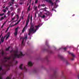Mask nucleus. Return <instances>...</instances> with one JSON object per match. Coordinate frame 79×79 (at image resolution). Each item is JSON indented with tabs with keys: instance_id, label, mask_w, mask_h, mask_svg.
Here are the masks:
<instances>
[{
	"instance_id": "obj_1",
	"label": "nucleus",
	"mask_w": 79,
	"mask_h": 79,
	"mask_svg": "<svg viewBox=\"0 0 79 79\" xmlns=\"http://www.w3.org/2000/svg\"><path fill=\"white\" fill-rule=\"evenodd\" d=\"M34 24H31V26L30 27V29H29L28 31V35H30L31 33H35V32H36L37 30H38V29L39 28V26H40V25H38L37 26L36 25L35 26V29H34Z\"/></svg>"
},
{
	"instance_id": "obj_2",
	"label": "nucleus",
	"mask_w": 79,
	"mask_h": 79,
	"mask_svg": "<svg viewBox=\"0 0 79 79\" xmlns=\"http://www.w3.org/2000/svg\"><path fill=\"white\" fill-rule=\"evenodd\" d=\"M13 53H14L13 54L14 57L13 58V59L14 60L16 58H19L20 56H23L25 55L23 54L22 52L21 51L20 52V54H18V50L14 51H13Z\"/></svg>"
},
{
	"instance_id": "obj_3",
	"label": "nucleus",
	"mask_w": 79,
	"mask_h": 79,
	"mask_svg": "<svg viewBox=\"0 0 79 79\" xmlns=\"http://www.w3.org/2000/svg\"><path fill=\"white\" fill-rule=\"evenodd\" d=\"M58 57L60 58V60H62V61H63V62L66 61V64L67 65H68V64H69V63H68L67 61V60H66L64 58V57H63V56H61V55L60 54H59L58 55Z\"/></svg>"
},
{
	"instance_id": "obj_4",
	"label": "nucleus",
	"mask_w": 79,
	"mask_h": 79,
	"mask_svg": "<svg viewBox=\"0 0 79 79\" xmlns=\"http://www.w3.org/2000/svg\"><path fill=\"white\" fill-rule=\"evenodd\" d=\"M57 77H58V75H57L56 71H54L53 75L51 76V79H56Z\"/></svg>"
},
{
	"instance_id": "obj_5",
	"label": "nucleus",
	"mask_w": 79,
	"mask_h": 79,
	"mask_svg": "<svg viewBox=\"0 0 79 79\" xmlns=\"http://www.w3.org/2000/svg\"><path fill=\"white\" fill-rule=\"evenodd\" d=\"M58 1V0H56V2H54V6L53 7V8L52 9V11H55V12H56V10H55V9L56 8H57V6H56V2H57Z\"/></svg>"
},
{
	"instance_id": "obj_6",
	"label": "nucleus",
	"mask_w": 79,
	"mask_h": 79,
	"mask_svg": "<svg viewBox=\"0 0 79 79\" xmlns=\"http://www.w3.org/2000/svg\"><path fill=\"white\" fill-rule=\"evenodd\" d=\"M23 64H21L19 67V68L20 69H24L25 70V72H27V69L26 68V67L24 66L23 68H22V66H23Z\"/></svg>"
},
{
	"instance_id": "obj_7",
	"label": "nucleus",
	"mask_w": 79,
	"mask_h": 79,
	"mask_svg": "<svg viewBox=\"0 0 79 79\" xmlns=\"http://www.w3.org/2000/svg\"><path fill=\"white\" fill-rule=\"evenodd\" d=\"M24 39H25V40H27V36H25L24 38L23 39V40L22 42V44H21V46H24Z\"/></svg>"
},
{
	"instance_id": "obj_8",
	"label": "nucleus",
	"mask_w": 79,
	"mask_h": 79,
	"mask_svg": "<svg viewBox=\"0 0 79 79\" xmlns=\"http://www.w3.org/2000/svg\"><path fill=\"white\" fill-rule=\"evenodd\" d=\"M18 27H17L15 29V32L14 35L15 36H16L18 35Z\"/></svg>"
},
{
	"instance_id": "obj_9",
	"label": "nucleus",
	"mask_w": 79,
	"mask_h": 79,
	"mask_svg": "<svg viewBox=\"0 0 79 79\" xmlns=\"http://www.w3.org/2000/svg\"><path fill=\"white\" fill-rule=\"evenodd\" d=\"M4 66L7 68V71H8V70H10V65H9V64H4Z\"/></svg>"
},
{
	"instance_id": "obj_10",
	"label": "nucleus",
	"mask_w": 79,
	"mask_h": 79,
	"mask_svg": "<svg viewBox=\"0 0 79 79\" xmlns=\"http://www.w3.org/2000/svg\"><path fill=\"white\" fill-rule=\"evenodd\" d=\"M27 25H28V23H26V25L22 30V32H24L25 31V29H27Z\"/></svg>"
},
{
	"instance_id": "obj_11",
	"label": "nucleus",
	"mask_w": 79,
	"mask_h": 79,
	"mask_svg": "<svg viewBox=\"0 0 79 79\" xmlns=\"http://www.w3.org/2000/svg\"><path fill=\"white\" fill-rule=\"evenodd\" d=\"M10 32H9L7 33V35H6L5 36H4V38L6 37L7 35L6 38V40H7V39H8V38L9 37V36H10Z\"/></svg>"
},
{
	"instance_id": "obj_12",
	"label": "nucleus",
	"mask_w": 79,
	"mask_h": 79,
	"mask_svg": "<svg viewBox=\"0 0 79 79\" xmlns=\"http://www.w3.org/2000/svg\"><path fill=\"white\" fill-rule=\"evenodd\" d=\"M19 77H20V78L22 79H23L24 78V74L23 73H21L19 74Z\"/></svg>"
},
{
	"instance_id": "obj_13",
	"label": "nucleus",
	"mask_w": 79,
	"mask_h": 79,
	"mask_svg": "<svg viewBox=\"0 0 79 79\" xmlns=\"http://www.w3.org/2000/svg\"><path fill=\"white\" fill-rule=\"evenodd\" d=\"M28 65L29 66H32L33 65V64L32 63V62L30 61L28 63Z\"/></svg>"
},
{
	"instance_id": "obj_14",
	"label": "nucleus",
	"mask_w": 79,
	"mask_h": 79,
	"mask_svg": "<svg viewBox=\"0 0 79 79\" xmlns=\"http://www.w3.org/2000/svg\"><path fill=\"white\" fill-rule=\"evenodd\" d=\"M30 14H29L28 16V19L27 20V23H28L29 22V20L30 19V16L29 15Z\"/></svg>"
},
{
	"instance_id": "obj_15",
	"label": "nucleus",
	"mask_w": 79,
	"mask_h": 79,
	"mask_svg": "<svg viewBox=\"0 0 79 79\" xmlns=\"http://www.w3.org/2000/svg\"><path fill=\"white\" fill-rule=\"evenodd\" d=\"M48 58H49V56H46L45 58V59L47 60V61H49L48 60Z\"/></svg>"
},
{
	"instance_id": "obj_16",
	"label": "nucleus",
	"mask_w": 79,
	"mask_h": 79,
	"mask_svg": "<svg viewBox=\"0 0 79 79\" xmlns=\"http://www.w3.org/2000/svg\"><path fill=\"white\" fill-rule=\"evenodd\" d=\"M62 77H63V79H65L66 78L65 76L63 74V72L62 73Z\"/></svg>"
},
{
	"instance_id": "obj_17",
	"label": "nucleus",
	"mask_w": 79,
	"mask_h": 79,
	"mask_svg": "<svg viewBox=\"0 0 79 79\" xmlns=\"http://www.w3.org/2000/svg\"><path fill=\"white\" fill-rule=\"evenodd\" d=\"M40 17H41V18H45V15H43V16L42 15H40Z\"/></svg>"
},
{
	"instance_id": "obj_18",
	"label": "nucleus",
	"mask_w": 79,
	"mask_h": 79,
	"mask_svg": "<svg viewBox=\"0 0 79 79\" xmlns=\"http://www.w3.org/2000/svg\"><path fill=\"white\" fill-rule=\"evenodd\" d=\"M3 36H2V38L1 39V42H3L4 41V39H3Z\"/></svg>"
},
{
	"instance_id": "obj_19",
	"label": "nucleus",
	"mask_w": 79,
	"mask_h": 79,
	"mask_svg": "<svg viewBox=\"0 0 79 79\" xmlns=\"http://www.w3.org/2000/svg\"><path fill=\"white\" fill-rule=\"evenodd\" d=\"M11 57H4V59H6V60H10V59Z\"/></svg>"
},
{
	"instance_id": "obj_20",
	"label": "nucleus",
	"mask_w": 79,
	"mask_h": 79,
	"mask_svg": "<svg viewBox=\"0 0 79 79\" xmlns=\"http://www.w3.org/2000/svg\"><path fill=\"white\" fill-rule=\"evenodd\" d=\"M48 52L49 53H53V51H52L51 50H48Z\"/></svg>"
},
{
	"instance_id": "obj_21",
	"label": "nucleus",
	"mask_w": 79,
	"mask_h": 79,
	"mask_svg": "<svg viewBox=\"0 0 79 79\" xmlns=\"http://www.w3.org/2000/svg\"><path fill=\"white\" fill-rule=\"evenodd\" d=\"M10 10L8 11V12L7 13V15H8V16H10Z\"/></svg>"
},
{
	"instance_id": "obj_22",
	"label": "nucleus",
	"mask_w": 79,
	"mask_h": 79,
	"mask_svg": "<svg viewBox=\"0 0 79 79\" xmlns=\"http://www.w3.org/2000/svg\"><path fill=\"white\" fill-rule=\"evenodd\" d=\"M10 26H9V27L7 28V30L6 31H5V33H6V32H7V31H8V29H9V28H10Z\"/></svg>"
},
{
	"instance_id": "obj_23",
	"label": "nucleus",
	"mask_w": 79,
	"mask_h": 79,
	"mask_svg": "<svg viewBox=\"0 0 79 79\" xmlns=\"http://www.w3.org/2000/svg\"><path fill=\"white\" fill-rule=\"evenodd\" d=\"M10 47L9 46L6 49V50L7 51H8L9 50H10Z\"/></svg>"
},
{
	"instance_id": "obj_24",
	"label": "nucleus",
	"mask_w": 79,
	"mask_h": 79,
	"mask_svg": "<svg viewBox=\"0 0 79 79\" xmlns=\"http://www.w3.org/2000/svg\"><path fill=\"white\" fill-rule=\"evenodd\" d=\"M70 54H71V55L73 56V57H75V56L74 55V54L73 53H70Z\"/></svg>"
},
{
	"instance_id": "obj_25",
	"label": "nucleus",
	"mask_w": 79,
	"mask_h": 79,
	"mask_svg": "<svg viewBox=\"0 0 79 79\" xmlns=\"http://www.w3.org/2000/svg\"><path fill=\"white\" fill-rule=\"evenodd\" d=\"M18 23H19L18 22H17V23H15V25H12V26H10V27H12V26H15V25H16V24H18Z\"/></svg>"
},
{
	"instance_id": "obj_26",
	"label": "nucleus",
	"mask_w": 79,
	"mask_h": 79,
	"mask_svg": "<svg viewBox=\"0 0 79 79\" xmlns=\"http://www.w3.org/2000/svg\"><path fill=\"white\" fill-rule=\"evenodd\" d=\"M14 8L13 7H11L10 8V10H11V11H12L13 10Z\"/></svg>"
},
{
	"instance_id": "obj_27",
	"label": "nucleus",
	"mask_w": 79,
	"mask_h": 79,
	"mask_svg": "<svg viewBox=\"0 0 79 79\" xmlns=\"http://www.w3.org/2000/svg\"><path fill=\"white\" fill-rule=\"evenodd\" d=\"M41 6H43V7L45 6V5L44 4H41Z\"/></svg>"
},
{
	"instance_id": "obj_28",
	"label": "nucleus",
	"mask_w": 79,
	"mask_h": 79,
	"mask_svg": "<svg viewBox=\"0 0 79 79\" xmlns=\"http://www.w3.org/2000/svg\"><path fill=\"white\" fill-rule=\"evenodd\" d=\"M4 15H5V14L4 13L0 14V16H3Z\"/></svg>"
},
{
	"instance_id": "obj_29",
	"label": "nucleus",
	"mask_w": 79,
	"mask_h": 79,
	"mask_svg": "<svg viewBox=\"0 0 79 79\" xmlns=\"http://www.w3.org/2000/svg\"><path fill=\"white\" fill-rule=\"evenodd\" d=\"M31 7V6H29L28 7V11H30V8Z\"/></svg>"
},
{
	"instance_id": "obj_30",
	"label": "nucleus",
	"mask_w": 79,
	"mask_h": 79,
	"mask_svg": "<svg viewBox=\"0 0 79 79\" xmlns=\"http://www.w3.org/2000/svg\"><path fill=\"white\" fill-rule=\"evenodd\" d=\"M1 54L2 55H4V52H3V51H2Z\"/></svg>"
},
{
	"instance_id": "obj_31",
	"label": "nucleus",
	"mask_w": 79,
	"mask_h": 79,
	"mask_svg": "<svg viewBox=\"0 0 79 79\" xmlns=\"http://www.w3.org/2000/svg\"><path fill=\"white\" fill-rule=\"evenodd\" d=\"M63 50H66V49H67V47H64L63 48Z\"/></svg>"
},
{
	"instance_id": "obj_32",
	"label": "nucleus",
	"mask_w": 79,
	"mask_h": 79,
	"mask_svg": "<svg viewBox=\"0 0 79 79\" xmlns=\"http://www.w3.org/2000/svg\"><path fill=\"white\" fill-rule=\"evenodd\" d=\"M37 2H38V0H35V3H37Z\"/></svg>"
},
{
	"instance_id": "obj_33",
	"label": "nucleus",
	"mask_w": 79,
	"mask_h": 79,
	"mask_svg": "<svg viewBox=\"0 0 79 79\" xmlns=\"http://www.w3.org/2000/svg\"><path fill=\"white\" fill-rule=\"evenodd\" d=\"M4 19V17H2L0 19V21H1V20H2V19Z\"/></svg>"
},
{
	"instance_id": "obj_34",
	"label": "nucleus",
	"mask_w": 79,
	"mask_h": 79,
	"mask_svg": "<svg viewBox=\"0 0 79 79\" xmlns=\"http://www.w3.org/2000/svg\"><path fill=\"white\" fill-rule=\"evenodd\" d=\"M2 67L0 66V71H1L2 70Z\"/></svg>"
},
{
	"instance_id": "obj_35",
	"label": "nucleus",
	"mask_w": 79,
	"mask_h": 79,
	"mask_svg": "<svg viewBox=\"0 0 79 79\" xmlns=\"http://www.w3.org/2000/svg\"><path fill=\"white\" fill-rule=\"evenodd\" d=\"M45 14L47 15V16H48V15H49V13H45Z\"/></svg>"
},
{
	"instance_id": "obj_36",
	"label": "nucleus",
	"mask_w": 79,
	"mask_h": 79,
	"mask_svg": "<svg viewBox=\"0 0 79 79\" xmlns=\"http://www.w3.org/2000/svg\"><path fill=\"white\" fill-rule=\"evenodd\" d=\"M2 11H3L4 13H5V12H6V10H5V9L3 10H2Z\"/></svg>"
},
{
	"instance_id": "obj_37",
	"label": "nucleus",
	"mask_w": 79,
	"mask_h": 79,
	"mask_svg": "<svg viewBox=\"0 0 79 79\" xmlns=\"http://www.w3.org/2000/svg\"><path fill=\"white\" fill-rule=\"evenodd\" d=\"M23 18H24V15H23L22 16V18H21H21H22V19H23Z\"/></svg>"
},
{
	"instance_id": "obj_38",
	"label": "nucleus",
	"mask_w": 79,
	"mask_h": 79,
	"mask_svg": "<svg viewBox=\"0 0 79 79\" xmlns=\"http://www.w3.org/2000/svg\"><path fill=\"white\" fill-rule=\"evenodd\" d=\"M46 45H47V46H48V44H47V41H46Z\"/></svg>"
},
{
	"instance_id": "obj_39",
	"label": "nucleus",
	"mask_w": 79,
	"mask_h": 79,
	"mask_svg": "<svg viewBox=\"0 0 79 79\" xmlns=\"http://www.w3.org/2000/svg\"><path fill=\"white\" fill-rule=\"evenodd\" d=\"M6 62H7V60H5L4 61H3L4 63H6Z\"/></svg>"
},
{
	"instance_id": "obj_40",
	"label": "nucleus",
	"mask_w": 79,
	"mask_h": 79,
	"mask_svg": "<svg viewBox=\"0 0 79 79\" xmlns=\"http://www.w3.org/2000/svg\"><path fill=\"white\" fill-rule=\"evenodd\" d=\"M21 19H19L17 22L19 23L21 21Z\"/></svg>"
},
{
	"instance_id": "obj_41",
	"label": "nucleus",
	"mask_w": 79,
	"mask_h": 79,
	"mask_svg": "<svg viewBox=\"0 0 79 79\" xmlns=\"http://www.w3.org/2000/svg\"><path fill=\"white\" fill-rule=\"evenodd\" d=\"M15 19V17H14L13 18H12V20H13Z\"/></svg>"
},
{
	"instance_id": "obj_42",
	"label": "nucleus",
	"mask_w": 79,
	"mask_h": 79,
	"mask_svg": "<svg viewBox=\"0 0 79 79\" xmlns=\"http://www.w3.org/2000/svg\"><path fill=\"white\" fill-rule=\"evenodd\" d=\"M16 16H17V17H18L17 18H19V15H16Z\"/></svg>"
},
{
	"instance_id": "obj_43",
	"label": "nucleus",
	"mask_w": 79,
	"mask_h": 79,
	"mask_svg": "<svg viewBox=\"0 0 79 79\" xmlns=\"http://www.w3.org/2000/svg\"><path fill=\"white\" fill-rule=\"evenodd\" d=\"M71 60H72V61H73V60H74V58H72L71 59Z\"/></svg>"
},
{
	"instance_id": "obj_44",
	"label": "nucleus",
	"mask_w": 79,
	"mask_h": 79,
	"mask_svg": "<svg viewBox=\"0 0 79 79\" xmlns=\"http://www.w3.org/2000/svg\"><path fill=\"white\" fill-rule=\"evenodd\" d=\"M32 19H30V23H32Z\"/></svg>"
},
{
	"instance_id": "obj_45",
	"label": "nucleus",
	"mask_w": 79,
	"mask_h": 79,
	"mask_svg": "<svg viewBox=\"0 0 79 79\" xmlns=\"http://www.w3.org/2000/svg\"><path fill=\"white\" fill-rule=\"evenodd\" d=\"M15 51V50L13 51V50H11V51H10V53H11V52H13V51Z\"/></svg>"
},
{
	"instance_id": "obj_46",
	"label": "nucleus",
	"mask_w": 79,
	"mask_h": 79,
	"mask_svg": "<svg viewBox=\"0 0 79 79\" xmlns=\"http://www.w3.org/2000/svg\"><path fill=\"white\" fill-rule=\"evenodd\" d=\"M36 71H37V70L36 69H35L34 70V72H35H35H36Z\"/></svg>"
},
{
	"instance_id": "obj_47",
	"label": "nucleus",
	"mask_w": 79,
	"mask_h": 79,
	"mask_svg": "<svg viewBox=\"0 0 79 79\" xmlns=\"http://www.w3.org/2000/svg\"><path fill=\"white\" fill-rule=\"evenodd\" d=\"M30 19H32V15L31 16V18H30Z\"/></svg>"
},
{
	"instance_id": "obj_48",
	"label": "nucleus",
	"mask_w": 79,
	"mask_h": 79,
	"mask_svg": "<svg viewBox=\"0 0 79 79\" xmlns=\"http://www.w3.org/2000/svg\"><path fill=\"white\" fill-rule=\"evenodd\" d=\"M6 10H8V7H6Z\"/></svg>"
},
{
	"instance_id": "obj_49",
	"label": "nucleus",
	"mask_w": 79,
	"mask_h": 79,
	"mask_svg": "<svg viewBox=\"0 0 79 79\" xmlns=\"http://www.w3.org/2000/svg\"><path fill=\"white\" fill-rule=\"evenodd\" d=\"M11 3H12V4H13V3H14V1H12L11 2Z\"/></svg>"
},
{
	"instance_id": "obj_50",
	"label": "nucleus",
	"mask_w": 79,
	"mask_h": 79,
	"mask_svg": "<svg viewBox=\"0 0 79 79\" xmlns=\"http://www.w3.org/2000/svg\"><path fill=\"white\" fill-rule=\"evenodd\" d=\"M77 77H78V79H79V75L78 74L77 75Z\"/></svg>"
},
{
	"instance_id": "obj_51",
	"label": "nucleus",
	"mask_w": 79,
	"mask_h": 79,
	"mask_svg": "<svg viewBox=\"0 0 79 79\" xmlns=\"http://www.w3.org/2000/svg\"><path fill=\"white\" fill-rule=\"evenodd\" d=\"M44 11H47V10H46V9H44Z\"/></svg>"
},
{
	"instance_id": "obj_52",
	"label": "nucleus",
	"mask_w": 79,
	"mask_h": 79,
	"mask_svg": "<svg viewBox=\"0 0 79 79\" xmlns=\"http://www.w3.org/2000/svg\"><path fill=\"white\" fill-rule=\"evenodd\" d=\"M3 26H4L3 25H2V26L1 28H3Z\"/></svg>"
},
{
	"instance_id": "obj_53",
	"label": "nucleus",
	"mask_w": 79,
	"mask_h": 79,
	"mask_svg": "<svg viewBox=\"0 0 79 79\" xmlns=\"http://www.w3.org/2000/svg\"><path fill=\"white\" fill-rule=\"evenodd\" d=\"M18 63V61H16L15 63V64H17Z\"/></svg>"
},
{
	"instance_id": "obj_54",
	"label": "nucleus",
	"mask_w": 79,
	"mask_h": 79,
	"mask_svg": "<svg viewBox=\"0 0 79 79\" xmlns=\"http://www.w3.org/2000/svg\"><path fill=\"white\" fill-rule=\"evenodd\" d=\"M24 12V11H22V15H23V12Z\"/></svg>"
},
{
	"instance_id": "obj_55",
	"label": "nucleus",
	"mask_w": 79,
	"mask_h": 79,
	"mask_svg": "<svg viewBox=\"0 0 79 79\" xmlns=\"http://www.w3.org/2000/svg\"><path fill=\"white\" fill-rule=\"evenodd\" d=\"M37 9V6H36L35 8V10H36Z\"/></svg>"
},
{
	"instance_id": "obj_56",
	"label": "nucleus",
	"mask_w": 79,
	"mask_h": 79,
	"mask_svg": "<svg viewBox=\"0 0 79 79\" xmlns=\"http://www.w3.org/2000/svg\"><path fill=\"white\" fill-rule=\"evenodd\" d=\"M4 18H6V15H4Z\"/></svg>"
},
{
	"instance_id": "obj_57",
	"label": "nucleus",
	"mask_w": 79,
	"mask_h": 79,
	"mask_svg": "<svg viewBox=\"0 0 79 79\" xmlns=\"http://www.w3.org/2000/svg\"><path fill=\"white\" fill-rule=\"evenodd\" d=\"M75 16V14H73V15L72 16Z\"/></svg>"
},
{
	"instance_id": "obj_58",
	"label": "nucleus",
	"mask_w": 79,
	"mask_h": 79,
	"mask_svg": "<svg viewBox=\"0 0 79 79\" xmlns=\"http://www.w3.org/2000/svg\"><path fill=\"white\" fill-rule=\"evenodd\" d=\"M0 79H2V77H1L0 76Z\"/></svg>"
},
{
	"instance_id": "obj_59",
	"label": "nucleus",
	"mask_w": 79,
	"mask_h": 79,
	"mask_svg": "<svg viewBox=\"0 0 79 79\" xmlns=\"http://www.w3.org/2000/svg\"><path fill=\"white\" fill-rule=\"evenodd\" d=\"M9 6H12V5L11 4H10Z\"/></svg>"
},
{
	"instance_id": "obj_60",
	"label": "nucleus",
	"mask_w": 79,
	"mask_h": 79,
	"mask_svg": "<svg viewBox=\"0 0 79 79\" xmlns=\"http://www.w3.org/2000/svg\"><path fill=\"white\" fill-rule=\"evenodd\" d=\"M11 1L12 2H15V0H11Z\"/></svg>"
},
{
	"instance_id": "obj_61",
	"label": "nucleus",
	"mask_w": 79,
	"mask_h": 79,
	"mask_svg": "<svg viewBox=\"0 0 79 79\" xmlns=\"http://www.w3.org/2000/svg\"><path fill=\"white\" fill-rule=\"evenodd\" d=\"M31 0H30V3H31Z\"/></svg>"
},
{
	"instance_id": "obj_62",
	"label": "nucleus",
	"mask_w": 79,
	"mask_h": 79,
	"mask_svg": "<svg viewBox=\"0 0 79 79\" xmlns=\"http://www.w3.org/2000/svg\"><path fill=\"white\" fill-rule=\"evenodd\" d=\"M6 73L5 72L4 73H3V74H5Z\"/></svg>"
},
{
	"instance_id": "obj_63",
	"label": "nucleus",
	"mask_w": 79,
	"mask_h": 79,
	"mask_svg": "<svg viewBox=\"0 0 79 79\" xmlns=\"http://www.w3.org/2000/svg\"><path fill=\"white\" fill-rule=\"evenodd\" d=\"M35 17L36 18V14H35Z\"/></svg>"
},
{
	"instance_id": "obj_64",
	"label": "nucleus",
	"mask_w": 79,
	"mask_h": 79,
	"mask_svg": "<svg viewBox=\"0 0 79 79\" xmlns=\"http://www.w3.org/2000/svg\"><path fill=\"white\" fill-rule=\"evenodd\" d=\"M5 8V6H4V7H3V8Z\"/></svg>"
}]
</instances>
